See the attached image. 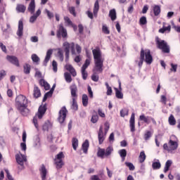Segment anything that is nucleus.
I'll use <instances>...</instances> for the list:
<instances>
[{
  "mask_svg": "<svg viewBox=\"0 0 180 180\" xmlns=\"http://www.w3.org/2000/svg\"><path fill=\"white\" fill-rule=\"evenodd\" d=\"M98 120H99V116L97 114L93 115L91 119V123H97Z\"/></svg>",
  "mask_w": 180,
  "mask_h": 180,
  "instance_id": "nucleus-50",
  "label": "nucleus"
},
{
  "mask_svg": "<svg viewBox=\"0 0 180 180\" xmlns=\"http://www.w3.org/2000/svg\"><path fill=\"white\" fill-rule=\"evenodd\" d=\"M128 115H129V110L124 108L120 110L121 117H124V116H127Z\"/></svg>",
  "mask_w": 180,
  "mask_h": 180,
  "instance_id": "nucleus-49",
  "label": "nucleus"
},
{
  "mask_svg": "<svg viewBox=\"0 0 180 180\" xmlns=\"http://www.w3.org/2000/svg\"><path fill=\"white\" fill-rule=\"evenodd\" d=\"M125 165H126L127 167H128L129 171H134V169H135V168H136V167H134V165H133V163H131V162H125Z\"/></svg>",
  "mask_w": 180,
  "mask_h": 180,
  "instance_id": "nucleus-48",
  "label": "nucleus"
},
{
  "mask_svg": "<svg viewBox=\"0 0 180 180\" xmlns=\"http://www.w3.org/2000/svg\"><path fill=\"white\" fill-rule=\"evenodd\" d=\"M56 89V84H53L51 89L45 94L42 102H46L48 98H51L53 96V92H54V89Z\"/></svg>",
  "mask_w": 180,
  "mask_h": 180,
  "instance_id": "nucleus-24",
  "label": "nucleus"
},
{
  "mask_svg": "<svg viewBox=\"0 0 180 180\" xmlns=\"http://www.w3.org/2000/svg\"><path fill=\"white\" fill-rule=\"evenodd\" d=\"M52 66H53V70L54 72H57V67H58V65H57V62L56 60H53L52 62Z\"/></svg>",
  "mask_w": 180,
  "mask_h": 180,
  "instance_id": "nucleus-60",
  "label": "nucleus"
},
{
  "mask_svg": "<svg viewBox=\"0 0 180 180\" xmlns=\"http://www.w3.org/2000/svg\"><path fill=\"white\" fill-rule=\"evenodd\" d=\"M39 174L41 180H46L49 178V169H46L44 165H41L39 167Z\"/></svg>",
  "mask_w": 180,
  "mask_h": 180,
  "instance_id": "nucleus-11",
  "label": "nucleus"
},
{
  "mask_svg": "<svg viewBox=\"0 0 180 180\" xmlns=\"http://www.w3.org/2000/svg\"><path fill=\"white\" fill-rule=\"evenodd\" d=\"M27 11L31 15H33V13H34V11H36V2L34 0H31L30 3L28 5Z\"/></svg>",
  "mask_w": 180,
  "mask_h": 180,
  "instance_id": "nucleus-20",
  "label": "nucleus"
},
{
  "mask_svg": "<svg viewBox=\"0 0 180 180\" xmlns=\"http://www.w3.org/2000/svg\"><path fill=\"white\" fill-rule=\"evenodd\" d=\"M153 169H160L161 168V162H160V160L154 159L152 163Z\"/></svg>",
  "mask_w": 180,
  "mask_h": 180,
  "instance_id": "nucleus-27",
  "label": "nucleus"
},
{
  "mask_svg": "<svg viewBox=\"0 0 180 180\" xmlns=\"http://www.w3.org/2000/svg\"><path fill=\"white\" fill-rule=\"evenodd\" d=\"M69 12L73 15V16H77V13H75V7H70Z\"/></svg>",
  "mask_w": 180,
  "mask_h": 180,
  "instance_id": "nucleus-61",
  "label": "nucleus"
},
{
  "mask_svg": "<svg viewBox=\"0 0 180 180\" xmlns=\"http://www.w3.org/2000/svg\"><path fill=\"white\" fill-rule=\"evenodd\" d=\"M77 85L72 84L70 86V92L72 96L71 109H72V110H78V104L77 103V100H75V98H77Z\"/></svg>",
  "mask_w": 180,
  "mask_h": 180,
  "instance_id": "nucleus-5",
  "label": "nucleus"
},
{
  "mask_svg": "<svg viewBox=\"0 0 180 180\" xmlns=\"http://www.w3.org/2000/svg\"><path fill=\"white\" fill-rule=\"evenodd\" d=\"M29 101L26 96L20 94L15 98L16 108L22 116H27L30 113V110L27 108Z\"/></svg>",
  "mask_w": 180,
  "mask_h": 180,
  "instance_id": "nucleus-1",
  "label": "nucleus"
},
{
  "mask_svg": "<svg viewBox=\"0 0 180 180\" xmlns=\"http://www.w3.org/2000/svg\"><path fill=\"white\" fill-rule=\"evenodd\" d=\"M72 148L74 150H77L78 147V139L77 138H73L72 140Z\"/></svg>",
  "mask_w": 180,
  "mask_h": 180,
  "instance_id": "nucleus-44",
  "label": "nucleus"
},
{
  "mask_svg": "<svg viewBox=\"0 0 180 180\" xmlns=\"http://www.w3.org/2000/svg\"><path fill=\"white\" fill-rule=\"evenodd\" d=\"M139 120L141 122H143V123H146V124H150L151 122L153 123V124H157V122H155L154 118L150 116H146L144 114L139 116Z\"/></svg>",
  "mask_w": 180,
  "mask_h": 180,
  "instance_id": "nucleus-10",
  "label": "nucleus"
},
{
  "mask_svg": "<svg viewBox=\"0 0 180 180\" xmlns=\"http://www.w3.org/2000/svg\"><path fill=\"white\" fill-rule=\"evenodd\" d=\"M90 64H91V59H86L85 60L84 64L82 67V70H86V68H88V67H89Z\"/></svg>",
  "mask_w": 180,
  "mask_h": 180,
  "instance_id": "nucleus-46",
  "label": "nucleus"
},
{
  "mask_svg": "<svg viewBox=\"0 0 180 180\" xmlns=\"http://www.w3.org/2000/svg\"><path fill=\"white\" fill-rule=\"evenodd\" d=\"M82 104L84 107L88 106V96L86 94L82 95Z\"/></svg>",
  "mask_w": 180,
  "mask_h": 180,
  "instance_id": "nucleus-40",
  "label": "nucleus"
},
{
  "mask_svg": "<svg viewBox=\"0 0 180 180\" xmlns=\"http://www.w3.org/2000/svg\"><path fill=\"white\" fill-rule=\"evenodd\" d=\"M39 84L41 86H44L46 91H49V89H50V84L47 83V82H45L44 79H41L39 81Z\"/></svg>",
  "mask_w": 180,
  "mask_h": 180,
  "instance_id": "nucleus-32",
  "label": "nucleus"
},
{
  "mask_svg": "<svg viewBox=\"0 0 180 180\" xmlns=\"http://www.w3.org/2000/svg\"><path fill=\"white\" fill-rule=\"evenodd\" d=\"M98 11H99V2L96 1L94 4V16H96V15L98 14Z\"/></svg>",
  "mask_w": 180,
  "mask_h": 180,
  "instance_id": "nucleus-39",
  "label": "nucleus"
},
{
  "mask_svg": "<svg viewBox=\"0 0 180 180\" xmlns=\"http://www.w3.org/2000/svg\"><path fill=\"white\" fill-rule=\"evenodd\" d=\"M41 96V93L40 92V89L37 86L34 87V98H39Z\"/></svg>",
  "mask_w": 180,
  "mask_h": 180,
  "instance_id": "nucleus-34",
  "label": "nucleus"
},
{
  "mask_svg": "<svg viewBox=\"0 0 180 180\" xmlns=\"http://www.w3.org/2000/svg\"><path fill=\"white\" fill-rule=\"evenodd\" d=\"M167 32V33H169L171 32V25L167 24V22L162 23V27L159 30V33L164 34Z\"/></svg>",
  "mask_w": 180,
  "mask_h": 180,
  "instance_id": "nucleus-19",
  "label": "nucleus"
},
{
  "mask_svg": "<svg viewBox=\"0 0 180 180\" xmlns=\"http://www.w3.org/2000/svg\"><path fill=\"white\" fill-rule=\"evenodd\" d=\"M104 126H105V128H104L105 133V134H108V131H109V129L110 128V124H109V122H105L104 124Z\"/></svg>",
  "mask_w": 180,
  "mask_h": 180,
  "instance_id": "nucleus-56",
  "label": "nucleus"
},
{
  "mask_svg": "<svg viewBox=\"0 0 180 180\" xmlns=\"http://www.w3.org/2000/svg\"><path fill=\"white\" fill-rule=\"evenodd\" d=\"M153 12L155 16H158L160 13H161V7L160 6H155L153 7Z\"/></svg>",
  "mask_w": 180,
  "mask_h": 180,
  "instance_id": "nucleus-36",
  "label": "nucleus"
},
{
  "mask_svg": "<svg viewBox=\"0 0 180 180\" xmlns=\"http://www.w3.org/2000/svg\"><path fill=\"white\" fill-rule=\"evenodd\" d=\"M67 117V108L65 107H63L61 110L59 111L58 116V122L61 123H64L65 118Z\"/></svg>",
  "mask_w": 180,
  "mask_h": 180,
  "instance_id": "nucleus-13",
  "label": "nucleus"
},
{
  "mask_svg": "<svg viewBox=\"0 0 180 180\" xmlns=\"http://www.w3.org/2000/svg\"><path fill=\"white\" fill-rule=\"evenodd\" d=\"M92 53L94 60V71L102 72V71H103V61H105V57L103 54H102V51L99 48H96L92 50Z\"/></svg>",
  "mask_w": 180,
  "mask_h": 180,
  "instance_id": "nucleus-2",
  "label": "nucleus"
},
{
  "mask_svg": "<svg viewBox=\"0 0 180 180\" xmlns=\"http://www.w3.org/2000/svg\"><path fill=\"white\" fill-rule=\"evenodd\" d=\"M143 61H144V49H142L141 51L140 61L138 63V65L140 68H141Z\"/></svg>",
  "mask_w": 180,
  "mask_h": 180,
  "instance_id": "nucleus-33",
  "label": "nucleus"
},
{
  "mask_svg": "<svg viewBox=\"0 0 180 180\" xmlns=\"http://www.w3.org/2000/svg\"><path fill=\"white\" fill-rule=\"evenodd\" d=\"M16 34L18 36V37H22V36H23V18H21L18 21V27Z\"/></svg>",
  "mask_w": 180,
  "mask_h": 180,
  "instance_id": "nucleus-16",
  "label": "nucleus"
},
{
  "mask_svg": "<svg viewBox=\"0 0 180 180\" xmlns=\"http://www.w3.org/2000/svg\"><path fill=\"white\" fill-rule=\"evenodd\" d=\"M169 124L171 126H175V124H176V120H175V117L173 115H171L169 117Z\"/></svg>",
  "mask_w": 180,
  "mask_h": 180,
  "instance_id": "nucleus-38",
  "label": "nucleus"
},
{
  "mask_svg": "<svg viewBox=\"0 0 180 180\" xmlns=\"http://www.w3.org/2000/svg\"><path fill=\"white\" fill-rule=\"evenodd\" d=\"M91 79L94 82H98V81H99V76L96 74H94L93 75H91Z\"/></svg>",
  "mask_w": 180,
  "mask_h": 180,
  "instance_id": "nucleus-58",
  "label": "nucleus"
},
{
  "mask_svg": "<svg viewBox=\"0 0 180 180\" xmlns=\"http://www.w3.org/2000/svg\"><path fill=\"white\" fill-rule=\"evenodd\" d=\"M64 75L66 82H68L70 84V82L72 81V78H71V75H70V73L68 72H65Z\"/></svg>",
  "mask_w": 180,
  "mask_h": 180,
  "instance_id": "nucleus-45",
  "label": "nucleus"
},
{
  "mask_svg": "<svg viewBox=\"0 0 180 180\" xmlns=\"http://www.w3.org/2000/svg\"><path fill=\"white\" fill-rule=\"evenodd\" d=\"M6 59L8 60V61H9V63H11V64L16 65V67H19V60H18V58H16V56H8L6 57Z\"/></svg>",
  "mask_w": 180,
  "mask_h": 180,
  "instance_id": "nucleus-23",
  "label": "nucleus"
},
{
  "mask_svg": "<svg viewBox=\"0 0 180 180\" xmlns=\"http://www.w3.org/2000/svg\"><path fill=\"white\" fill-rule=\"evenodd\" d=\"M106 134L103 133V128L102 127H100L98 133V139L99 144H102L105 141V136Z\"/></svg>",
  "mask_w": 180,
  "mask_h": 180,
  "instance_id": "nucleus-17",
  "label": "nucleus"
},
{
  "mask_svg": "<svg viewBox=\"0 0 180 180\" xmlns=\"http://www.w3.org/2000/svg\"><path fill=\"white\" fill-rule=\"evenodd\" d=\"M155 40H156V44L158 49L162 50L163 53H169V46L168 45L167 41L164 40H161L158 37H156Z\"/></svg>",
  "mask_w": 180,
  "mask_h": 180,
  "instance_id": "nucleus-7",
  "label": "nucleus"
},
{
  "mask_svg": "<svg viewBox=\"0 0 180 180\" xmlns=\"http://www.w3.org/2000/svg\"><path fill=\"white\" fill-rule=\"evenodd\" d=\"M65 53H70V49L72 54L74 56L77 54L75 52V44L74 42L68 43L65 41L63 44Z\"/></svg>",
  "mask_w": 180,
  "mask_h": 180,
  "instance_id": "nucleus-8",
  "label": "nucleus"
},
{
  "mask_svg": "<svg viewBox=\"0 0 180 180\" xmlns=\"http://www.w3.org/2000/svg\"><path fill=\"white\" fill-rule=\"evenodd\" d=\"M82 148L83 150V153H84V154H87L88 153V148H89V141L88 140H86L82 146Z\"/></svg>",
  "mask_w": 180,
  "mask_h": 180,
  "instance_id": "nucleus-28",
  "label": "nucleus"
},
{
  "mask_svg": "<svg viewBox=\"0 0 180 180\" xmlns=\"http://www.w3.org/2000/svg\"><path fill=\"white\" fill-rule=\"evenodd\" d=\"M82 75L83 79H86V78L88 77V72H86L85 69H82Z\"/></svg>",
  "mask_w": 180,
  "mask_h": 180,
  "instance_id": "nucleus-57",
  "label": "nucleus"
},
{
  "mask_svg": "<svg viewBox=\"0 0 180 180\" xmlns=\"http://www.w3.org/2000/svg\"><path fill=\"white\" fill-rule=\"evenodd\" d=\"M102 32L104 34H110V31L109 30V27L106 26V25H103Z\"/></svg>",
  "mask_w": 180,
  "mask_h": 180,
  "instance_id": "nucleus-43",
  "label": "nucleus"
},
{
  "mask_svg": "<svg viewBox=\"0 0 180 180\" xmlns=\"http://www.w3.org/2000/svg\"><path fill=\"white\" fill-rule=\"evenodd\" d=\"M45 12L49 18V19H51L52 18H54V14L49 11L48 9H45Z\"/></svg>",
  "mask_w": 180,
  "mask_h": 180,
  "instance_id": "nucleus-55",
  "label": "nucleus"
},
{
  "mask_svg": "<svg viewBox=\"0 0 180 180\" xmlns=\"http://www.w3.org/2000/svg\"><path fill=\"white\" fill-rule=\"evenodd\" d=\"M15 160H16V162L18 164V165H20L21 167H23L25 162H26L27 161L26 156L25 155H22V153L16 154Z\"/></svg>",
  "mask_w": 180,
  "mask_h": 180,
  "instance_id": "nucleus-12",
  "label": "nucleus"
},
{
  "mask_svg": "<svg viewBox=\"0 0 180 180\" xmlns=\"http://www.w3.org/2000/svg\"><path fill=\"white\" fill-rule=\"evenodd\" d=\"M24 72L25 74H30V65L26 64L24 65Z\"/></svg>",
  "mask_w": 180,
  "mask_h": 180,
  "instance_id": "nucleus-51",
  "label": "nucleus"
},
{
  "mask_svg": "<svg viewBox=\"0 0 180 180\" xmlns=\"http://www.w3.org/2000/svg\"><path fill=\"white\" fill-rule=\"evenodd\" d=\"M178 138L175 135H172L168 143L163 145V149L167 151L169 154H174V151L178 149Z\"/></svg>",
  "mask_w": 180,
  "mask_h": 180,
  "instance_id": "nucleus-3",
  "label": "nucleus"
},
{
  "mask_svg": "<svg viewBox=\"0 0 180 180\" xmlns=\"http://www.w3.org/2000/svg\"><path fill=\"white\" fill-rule=\"evenodd\" d=\"M113 152V147L108 146L106 149L98 148L97 152V157L100 158H105V157H109Z\"/></svg>",
  "mask_w": 180,
  "mask_h": 180,
  "instance_id": "nucleus-6",
  "label": "nucleus"
},
{
  "mask_svg": "<svg viewBox=\"0 0 180 180\" xmlns=\"http://www.w3.org/2000/svg\"><path fill=\"white\" fill-rule=\"evenodd\" d=\"M65 68L70 72L72 77H77V72H75V69L72 67V65L67 64L65 66Z\"/></svg>",
  "mask_w": 180,
  "mask_h": 180,
  "instance_id": "nucleus-26",
  "label": "nucleus"
},
{
  "mask_svg": "<svg viewBox=\"0 0 180 180\" xmlns=\"http://www.w3.org/2000/svg\"><path fill=\"white\" fill-rule=\"evenodd\" d=\"M98 115L101 117H105V112H103V111H102V110L101 108H98Z\"/></svg>",
  "mask_w": 180,
  "mask_h": 180,
  "instance_id": "nucleus-64",
  "label": "nucleus"
},
{
  "mask_svg": "<svg viewBox=\"0 0 180 180\" xmlns=\"http://www.w3.org/2000/svg\"><path fill=\"white\" fill-rule=\"evenodd\" d=\"M46 110L47 106L46 105V104H44V105H41L38 109L37 113L33 118L34 125L37 130H39V124H37V119H41L43 116H44V113H46Z\"/></svg>",
  "mask_w": 180,
  "mask_h": 180,
  "instance_id": "nucleus-4",
  "label": "nucleus"
},
{
  "mask_svg": "<svg viewBox=\"0 0 180 180\" xmlns=\"http://www.w3.org/2000/svg\"><path fill=\"white\" fill-rule=\"evenodd\" d=\"M146 64L149 65L153 63V56H151V52L149 49H146L144 51V60Z\"/></svg>",
  "mask_w": 180,
  "mask_h": 180,
  "instance_id": "nucleus-14",
  "label": "nucleus"
},
{
  "mask_svg": "<svg viewBox=\"0 0 180 180\" xmlns=\"http://www.w3.org/2000/svg\"><path fill=\"white\" fill-rule=\"evenodd\" d=\"M63 158H64V153L63 152L59 153L55 159V165L56 166L57 169H60L63 168V165H64V162H63Z\"/></svg>",
  "mask_w": 180,
  "mask_h": 180,
  "instance_id": "nucleus-9",
  "label": "nucleus"
},
{
  "mask_svg": "<svg viewBox=\"0 0 180 180\" xmlns=\"http://www.w3.org/2000/svg\"><path fill=\"white\" fill-rule=\"evenodd\" d=\"M119 89L115 88V95L118 99H123V93H122V82L120 80L118 81Z\"/></svg>",
  "mask_w": 180,
  "mask_h": 180,
  "instance_id": "nucleus-22",
  "label": "nucleus"
},
{
  "mask_svg": "<svg viewBox=\"0 0 180 180\" xmlns=\"http://www.w3.org/2000/svg\"><path fill=\"white\" fill-rule=\"evenodd\" d=\"M129 127L130 130L132 133L136 131V126H135V114L133 112L131 115V118L129 120Z\"/></svg>",
  "mask_w": 180,
  "mask_h": 180,
  "instance_id": "nucleus-18",
  "label": "nucleus"
},
{
  "mask_svg": "<svg viewBox=\"0 0 180 180\" xmlns=\"http://www.w3.org/2000/svg\"><path fill=\"white\" fill-rule=\"evenodd\" d=\"M31 58L34 63H39L40 61V58L34 53L32 55Z\"/></svg>",
  "mask_w": 180,
  "mask_h": 180,
  "instance_id": "nucleus-52",
  "label": "nucleus"
},
{
  "mask_svg": "<svg viewBox=\"0 0 180 180\" xmlns=\"http://www.w3.org/2000/svg\"><path fill=\"white\" fill-rule=\"evenodd\" d=\"M6 94L8 98H12L13 96V91L11 89H8Z\"/></svg>",
  "mask_w": 180,
  "mask_h": 180,
  "instance_id": "nucleus-63",
  "label": "nucleus"
},
{
  "mask_svg": "<svg viewBox=\"0 0 180 180\" xmlns=\"http://www.w3.org/2000/svg\"><path fill=\"white\" fill-rule=\"evenodd\" d=\"M41 15V10L38 9L35 13H33L32 15L30 18V23H34L37 20V18Z\"/></svg>",
  "mask_w": 180,
  "mask_h": 180,
  "instance_id": "nucleus-21",
  "label": "nucleus"
},
{
  "mask_svg": "<svg viewBox=\"0 0 180 180\" xmlns=\"http://www.w3.org/2000/svg\"><path fill=\"white\" fill-rule=\"evenodd\" d=\"M16 11L17 12L25 13L26 11V6L23 4H17Z\"/></svg>",
  "mask_w": 180,
  "mask_h": 180,
  "instance_id": "nucleus-31",
  "label": "nucleus"
},
{
  "mask_svg": "<svg viewBox=\"0 0 180 180\" xmlns=\"http://www.w3.org/2000/svg\"><path fill=\"white\" fill-rule=\"evenodd\" d=\"M58 57L59 58L60 61H64V54L63 53V49H58Z\"/></svg>",
  "mask_w": 180,
  "mask_h": 180,
  "instance_id": "nucleus-42",
  "label": "nucleus"
},
{
  "mask_svg": "<svg viewBox=\"0 0 180 180\" xmlns=\"http://www.w3.org/2000/svg\"><path fill=\"white\" fill-rule=\"evenodd\" d=\"M109 16L111 20H116V10L112 9L110 11Z\"/></svg>",
  "mask_w": 180,
  "mask_h": 180,
  "instance_id": "nucleus-37",
  "label": "nucleus"
},
{
  "mask_svg": "<svg viewBox=\"0 0 180 180\" xmlns=\"http://www.w3.org/2000/svg\"><path fill=\"white\" fill-rule=\"evenodd\" d=\"M118 154H120L122 162L126 160V155H127V151L126 149H121L118 151Z\"/></svg>",
  "mask_w": 180,
  "mask_h": 180,
  "instance_id": "nucleus-30",
  "label": "nucleus"
},
{
  "mask_svg": "<svg viewBox=\"0 0 180 180\" xmlns=\"http://www.w3.org/2000/svg\"><path fill=\"white\" fill-rule=\"evenodd\" d=\"M151 137V131H148L144 135L145 140H148Z\"/></svg>",
  "mask_w": 180,
  "mask_h": 180,
  "instance_id": "nucleus-62",
  "label": "nucleus"
},
{
  "mask_svg": "<svg viewBox=\"0 0 180 180\" xmlns=\"http://www.w3.org/2000/svg\"><path fill=\"white\" fill-rule=\"evenodd\" d=\"M146 158H147V156L146 155V153L144 150H142L139 156V161L141 164H143L146 161Z\"/></svg>",
  "mask_w": 180,
  "mask_h": 180,
  "instance_id": "nucleus-29",
  "label": "nucleus"
},
{
  "mask_svg": "<svg viewBox=\"0 0 180 180\" xmlns=\"http://www.w3.org/2000/svg\"><path fill=\"white\" fill-rule=\"evenodd\" d=\"M172 165V160H169L166 162L164 169V172H168L169 171V167Z\"/></svg>",
  "mask_w": 180,
  "mask_h": 180,
  "instance_id": "nucleus-35",
  "label": "nucleus"
},
{
  "mask_svg": "<svg viewBox=\"0 0 180 180\" xmlns=\"http://www.w3.org/2000/svg\"><path fill=\"white\" fill-rule=\"evenodd\" d=\"M52 54H53V49H49L46 52V55L44 60V65H47V63L50 61V58H51Z\"/></svg>",
  "mask_w": 180,
  "mask_h": 180,
  "instance_id": "nucleus-25",
  "label": "nucleus"
},
{
  "mask_svg": "<svg viewBox=\"0 0 180 180\" xmlns=\"http://www.w3.org/2000/svg\"><path fill=\"white\" fill-rule=\"evenodd\" d=\"M65 23H67L68 26H74L72 22L68 17H64Z\"/></svg>",
  "mask_w": 180,
  "mask_h": 180,
  "instance_id": "nucleus-53",
  "label": "nucleus"
},
{
  "mask_svg": "<svg viewBox=\"0 0 180 180\" xmlns=\"http://www.w3.org/2000/svg\"><path fill=\"white\" fill-rule=\"evenodd\" d=\"M75 47L76 49L77 54H81V52L82 51V48H81V46L76 44L75 45Z\"/></svg>",
  "mask_w": 180,
  "mask_h": 180,
  "instance_id": "nucleus-59",
  "label": "nucleus"
},
{
  "mask_svg": "<svg viewBox=\"0 0 180 180\" xmlns=\"http://www.w3.org/2000/svg\"><path fill=\"white\" fill-rule=\"evenodd\" d=\"M5 12V4H2V0H0V18H2V13Z\"/></svg>",
  "mask_w": 180,
  "mask_h": 180,
  "instance_id": "nucleus-47",
  "label": "nucleus"
},
{
  "mask_svg": "<svg viewBox=\"0 0 180 180\" xmlns=\"http://www.w3.org/2000/svg\"><path fill=\"white\" fill-rule=\"evenodd\" d=\"M63 37V39H67L68 37V34H67V30L64 28L63 25H59L58 30L57 32V37Z\"/></svg>",
  "mask_w": 180,
  "mask_h": 180,
  "instance_id": "nucleus-15",
  "label": "nucleus"
},
{
  "mask_svg": "<svg viewBox=\"0 0 180 180\" xmlns=\"http://www.w3.org/2000/svg\"><path fill=\"white\" fill-rule=\"evenodd\" d=\"M51 123L50 122H45L42 127V129L44 131H49V129H51Z\"/></svg>",
  "mask_w": 180,
  "mask_h": 180,
  "instance_id": "nucleus-41",
  "label": "nucleus"
},
{
  "mask_svg": "<svg viewBox=\"0 0 180 180\" xmlns=\"http://www.w3.org/2000/svg\"><path fill=\"white\" fill-rule=\"evenodd\" d=\"M139 23L142 25H147V18L144 16L141 17L139 20Z\"/></svg>",
  "mask_w": 180,
  "mask_h": 180,
  "instance_id": "nucleus-54",
  "label": "nucleus"
}]
</instances>
